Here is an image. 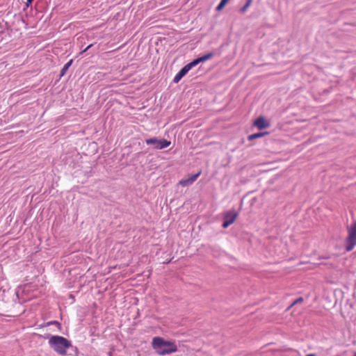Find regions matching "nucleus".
<instances>
[{
    "mask_svg": "<svg viewBox=\"0 0 356 356\" xmlns=\"http://www.w3.org/2000/svg\"><path fill=\"white\" fill-rule=\"evenodd\" d=\"M152 347L158 354L161 355L175 353L177 349L174 342L165 341L159 337L153 338Z\"/></svg>",
    "mask_w": 356,
    "mask_h": 356,
    "instance_id": "nucleus-1",
    "label": "nucleus"
},
{
    "mask_svg": "<svg viewBox=\"0 0 356 356\" xmlns=\"http://www.w3.org/2000/svg\"><path fill=\"white\" fill-rule=\"evenodd\" d=\"M49 344L55 352L62 355H65L67 349L72 346L68 339L58 335L51 336L49 339Z\"/></svg>",
    "mask_w": 356,
    "mask_h": 356,
    "instance_id": "nucleus-2",
    "label": "nucleus"
},
{
    "mask_svg": "<svg viewBox=\"0 0 356 356\" xmlns=\"http://www.w3.org/2000/svg\"><path fill=\"white\" fill-rule=\"evenodd\" d=\"M356 245V222H355L348 229V236L346 239V251L352 250Z\"/></svg>",
    "mask_w": 356,
    "mask_h": 356,
    "instance_id": "nucleus-3",
    "label": "nucleus"
},
{
    "mask_svg": "<svg viewBox=\"0 0 356 356\" xmlns=\"http://www.w3.org/2000/svg\"><path fill=\"white\" fill-rule=\"evenodd\" d=\"M145 143L148 145H152L153 149H162L170 145V141L165 139H158L156 138L146 139Z\"/></svg>",
    "mask_w": 356,
    "mask_h": 356,
    "instance_id": "nucleus-4",
    "label": "nucleus"
},
{
    "mask_svg": "<svg viewBox=\"0 0 356 356\" xmlns=\"http://www.w3.org/2000/svg\"><path fill=\"white\" fill-rule=\"evenodd\" d=\"M238 215V213L234 209H232L226 212L224 216V222L222 224V227L224 228H227L229 225L233 224L235 222L236 219L237 218Z\"/></svg>",
    "mask_w": 356,
    "mask_h": 356,
    "instance_id": "nucleus-5",
    "label": "nucleus"
},
{
    "mask_svg": "<svg viewBox=\"0 0 356 356\" xmlns=\"http://www.w3.org/2000/svg\"><path fill=\"white\" fill-rule=\"evenodd\" d=\"M200 172H197V174L192 175L186 179H183L179 181V184L184 187L191 185L200 176Z\"/></svg>",
    "mask_w": 356,
    "mask_h": 356,
    "instance_id": "nucleus-6",
    "label": "nucleus"
},
{
    "mask_svg": "<svg viewBox=\"0 0 356 356\" xmlns=\"http://www.w3.org/2000/svg\"><path fill=\"white\" fill-rule=\"evenodd\" d=\"M255 127L259 129H264L270 127V123L264 117L258 118L254 122Z\"/></svg>",
    "mask_w": 356,
    "mask_h": 356,
    "instance_id": "nucleus-7",
    "label": "nucleus"
},
{
    "mask_svg": "<svg viewBox=\"0 0 356 356\" xmlns=\"http://www.w3.org/2000/svg\"><path fill=\"white\" fill-rule=\"evenodd\" d=\"M188 67L185 65L182 67L179 72L175 76L173 79V82L177 83L179 81L189 72Z\"/></svg>",
    "mask_w": 356,
    "mask_h": 356,
    "instance_id": "nucleus-8",
    "label": "nucleus"
},
{
    "mask_svg": "<svg viewBox=\"0 0 356 356\" xmlns=\"http://www.w3.org/2000/svg\"><path fill=\"white\" fill-rule=\"evenodd\" d=\"M72 63V60H70V61H68L67 63L65 64V65L63 66V67L62 68V70L60 71L61 76H63L65 74V73L68 70L69 67L71 66Z\"/></svg>",
    "mask_w": 356,
    "mask_h": 356,
    "instance_id": "nucleus-9",
    "label": "nucleus"
},
{
    "mask_svg": "<svg viewBox=\"0 0 356 356\" xmlns=\"http://www.w3.org/2000/svg\"><path fill=\"white\" fill-rule=\"evenodd\" d=\"M200 58H196L193 60L192 62L189 63L188 64L186 65L188 69L191 70L193 67L198 65L200 63H201Z\"/></svg>",
    "mask_w": 356,
    "mask_h": 356,
    "instance_id": "nucleus-10",
    "label": "nucleus"
},
{
    "mask_svg": "<svg viewBox=\"0 0 356 356\" xmlns=\"http://www.w3.org/2000/svg\"><path fill=\"white\" fill-rule=\"evenodd\" d=\"M213 56V54L210 52V53H208L200 58L202 62H204V61H207V60L211 59Z\"/></svg>",
    "mask_w": 356,
    "mask_h": 356,
    "instance_id": "nucleus-11",
    "label": "nucleus"
},
{
    "mask_svg": "<svg viewBox=\"0 0 356 356\" xmlns=\"http://www.w3.org/2000/svg\"><path fill=\"white\" fill-rule=\"evenodd\" d=\"M228 1L229 0H221L220 3L216 7V10H218V11L221 10L225 6V5L227 4Z\"/></svg>",
    "mask_w": 356,
    "mask_h": 356,
    "instance_id": "nucleus-12",
    "label": "nucleus"
},
{
    "mask_svg": "<svg viewBox=\"0 0 356 356\" xmlns=\"http://www.w3.org/2000/svg\"><path fill=\"white\" fill-rule=\"evenodd\" d=\"M264 133H259V134H252L250 136H249V140H252V139H254V138H259L262 136H264Z\"/></svg>",
    "mask_w": 356,
    "mask_h": 356,
    "instance_id": "nucleus-13",
    "label": "nucleus"
},
{
    "mask_svg": "<svg viewBox=\"0 0 356 356\" xmlns=\"http://www.w3.org/2000/svg\"><path fill=\"white\" fill-rule=\"evenodd\" d=\"M251 3H252V1H250V0H248L247 3L241 8V12H245L246 10V9L251 5Z\"/></svg>",
    "mask_w": 356,
    "mask_h": 356,
    "instance_id": "nucleus-14",
    "label": "nucleus"
},
{
    "mask_svg": "<svg viewBox=\"0 0 356 356\" xmlns=\"http://www.w3.org/2000/svg\"><path fill=\"white\" fill-rule=\"evenodd\" d=\"M302 298H300L297 300H296L291 305V307H292L293 305H296V304H298V303H300V302H302Z\"/></svg>",
    "mask_w": 356,
    "mask_h": 356,
    "instance_id": "nucleus-15",
    "label": "nucleus"
},
{
    "mask_svg": "<svg viewBox=\"0 0 356 356\" xmlns=\"http://www.w3.org/2000/svg\"><path fill=\"white\" fill-rule=\"evenodd\" d=\"M34 0H26V6L29 7Z\"/></svg>",
    "mask_w": 356,
    "mask_h": 356,
    "instance_id": "nucleus-16",
    "label": "nucleus"
},
{
    "mask_svg": "<svg viewBox=\"0 0 356 356\" xmlns=\"http://www.w3.org/2000/svg\"><path fill=\"white\" fill-rule=\"evenodd\" d=\"M92 47V44L88 45L84 50L83 52L86 51L88 49H89Z\"/></svg>",
    "mask_w": 356,
    "mask_h": 356,
    "instance_id": "nucleus-17",
    "label": "nucleus"
},
{
    "mask_svg": "<svg viewBox=\"0 0 356 356\" xmlns=\"http://www.w3.org/2000/svg\"><path fill=\"white\" fill-rule=\"evenodd\" d=\"M307 356H315V355H314V354H309V355H307Z\"/></svg>",
    "mask_w": 356,
    "mask_h": 356,
    "instance_id": "nucleus-18",
    "label": "nucleus"
},
{
    "mask_svg": "<svg viewBox=\"0 0 356 356\" xmlns=\"http://www.w3.org/2000/svg\"><path fill=\"white\" fill-rule=\"evenodd\" d=\"M353 356H356V353H355V355Z\"/></svg>",
    "mask_w": 356,
    "mask_h": 356,
    "instance_id": "nucleus-19",
    "label": "nucleus"
},
{
    "mask_svg": "<svg viewBox=\"0 0 356 356\" xmlns=\"http://www.w3.org/2000/svg\"><path fill=\"white\" fill-rule=\"evenodd\" d=\"M250 1H252V0H250Z\"/></svg>",
    "mask_w": 356,
    "mask_h": 356,
    "instance_id": "nucleus-20",
    "label": "nucleus"
}]
</instances>
